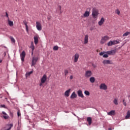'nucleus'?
<instances>
[{"label":"nucleus","mask_w":130,"mask_h":130,"mask_svg":"<svg viewBox=\"0 0 130 130\" xmlns=\"http://www.w3.org/2000/svg\"><path fill=\"white\" fill-rule=\"evenodd\" d=\"M116 52V50H112L111 51H108L107 52H101L100 53V55L102 56L104 53H107V54H109L110 55H113V54H115Z\"/></svg>","instance_id":"f257e3e1"},{"label":"nucleus","mask_w":130,"mask_h":130,"mask_svg":"<svg viewBox=\"0 0 130 130\" xmlns=\"http://www.w3.org/2000/svg\"><path fill=\"white\" fill-rule=\"evenodd\" d=\"M98 10L95 8L92 9V16L93 19H96L97 17H98Z\"/></svg>","instance_id":"f03ea898"},{"label":"nucleus","mask_w":130,"mask_h":130,"mask_svg":"<svg viewBox=\"0 0 130 130\" xmlns=\"http://www.w3.org/2000/svg\"><path fill=\"white\" fill-rule=\"evenodd\" d=\"M109 39H110V38H109L108 36H106L102 37L100 42L101 44H104V43H105L106 41L109 40Z\"/></svg>","instance_id":"7ed1b4c3"},{"label":"nucleus","mask_w":130,"mask_h":130,"mask_svg":"<svg viewBox=\"0 0 130 130\" xmlns=\"http://www.w3.org/2000/svg\"><path fill=\"white\" fill-rule=\"evenodd\" d=\"M38 57H33L32 58V60H31V67H34V66H35V64H36V62H37V60H38Z\"/></svg>","instance_id":"20e7f679"},{"label":"nucleus","mask_w":130,"mask_h":130,"mask_svg":"<svg viewBox=\"0 0 130 130\" xmlns=\"http://www.w3.org/2000/svg\"><path fill=\"white\" fill-rule=\"evenodd\" d=\"M36 28L38 31H41L42 30V25L39 21L36 22Z\"/></svg>","instance_id":"39448f33"},{"label":"nucleus","mask_w":130,"mask_h":130,"mask_svg":"<svg viewBox=\"0 0 130 130\" xmlns=\"http://www.w3.org/2000/svg\"><path fill=\"white\" fill-rule=\"evenodd\" d=\"M92 75H93L92 71L87 70L85 72V78H90V77H91Z\"/></svg>","instance_id":"423d86ee"},{"label":"nucleus","mask_w":130,"mask_h":130,"mask_svg":"<svg viewBox=\"0 0 130 130\" xmlns=\"http://www.w3.org/2000/svg\"><path fill=\"white\" fill-rule=\"evenodd\" d=\"M12 126H13V124H8L5 128H3L1 130H10L12 128Z\"/></svg>","instance_id":"0eeeda50"},{"label":"nucleus","mask_w":130,"mask_h":130,"mask_svg":"<svg viewBox=\"0 0 130 130\" xmlns=\"http://www.w3.org/2000/svg\"><path fill=\"white\" fill-rule=\"evenodd\" d=\"M74 62H78V60H79V58L80 57V55L79 54V53H76L75 55H74Z\"/></svg>","instance_id":"6e6552de"},{"label":"nucleus","mask_w":130,"mask_h":130,"mask_svg":"<svg viewBox=\"0 0 130 130\" xmlns=\"http://www.w3.org/2000/svg\"><path fill=\"white\" fill-rule=\"evenodd\" d=\"M26 56V53L25 51H22V53L20 54V57L21 59V61H24L25 60V57Z\"/></svg>","instance_id":"1a4fd4ad"},{"label":"nucleus","mask_w":130,"mask_h":130,"mask_svg":"<svg viewBox=\"0 0 130 130\" xmlns=\"http://www.w3.org/2000/svg\"><path fill=\"white\" fill-rule=\"evenodd\" d=\"M101 90H107V85L105 83H102L100 86Z\"/></svg>","instance_id":"9d476101"},{"label":"nucleus","mask_w":130,"mask_h":130,"mask_svg":"<svg viewBox=\"0 0 130 130\" xmlns=\"http://www.w3.org/2000/svg\"><path fill=\"white\" fill-rule=\"evenodd\" d=\"M87 10H88L89 11L86 10L83 14V17L85 18H87V17H89V16H90V11L91 10V9L88 8L87 9Z\"/></svg>","instance_id":"9b49d317"},{"label":"nucleus","mask_w":130,"mask_h":130,"mask_svg":"<svg viewBox=\"0 0 130 130\" xmlns=\"http://www.w3.org/2000/svg\"><path fill=\"white\" fill-rule=\"evenodd\" d=\"M46 80H47V76L44 74L41 79V82H42V83H45V82H46Z\"/></svg>","instance_id":"f8f14e48"},{"label":"nucleus","mask_w":130,"mask_h":130,"mask_svg":"<svg viewBox=\"0 0 130 130\" xmlns=\"http://www.w3.org/2000/svg\"><path fill=\"white\" fill-rule=\"evenodd\" d=\"M104 64H113V63L110 60H105L103 61Z\"/></svg>","instance_id":"ddd939ff"},{"label":"nucleus","mask_w":130,"mask_h":130,"mask_svg":"<svg viewBox=\"0 0 130 130\" xmlns=\"http://www.w3.org/2000/svg\"><path fill=\"white\" fill-rule=\"evenodd\" d=\"M77 95L81 98H84V94H83V91L81 90H79L77 91Z\"/></svg>","instance_id":"4468645a"},{"label":"nucleus","mask_w":130,"mask_h":130,"mask_svg":"<svg viewBox=\"0 0 130 130\" xmlns=\"http://www.w3.org/2000/svg\"><path fill=\"white\" fill-rule=\"evenodd\" d=\"M78 97V95L76 94V92L74 91L70 96L71 99H76Z\"/></svg>","instance_id":"2eb2a0df"},{"label":"nucleus","mask_w":130,"mask_h":130,"mask_svg":"<svg viewBox=\"0 0 130 130\" xmlns=\"http://www.w3.org/2000/svg\"><path fill=\"white\" fill-rule=\"evenodd\" d=\"M89 42V36L86 35L84 37V44H87Z\"/></svg>","instance_id":"dca6fc26"},{"label":"nucleus","mask_w":130,"mask_h":130,"mask_svg":"<svg viewBox=\"0 0 130 130\" xmlns=\"http://www.w3.org/2000/svg\"><path fill=\"white\" fill-rule=\"evenodd\" d=\"M23 24H24V25H25V28H26V31L28 33V32H29V28L28 27V25H27L28 22H27V21L26 20H24Z\"/></svg>","instance_id":"f3484780"},{"label":"nucleus","mask_w":130,"mask_h":130,"mask_svg":"<svg viewBox=\"0 0 130 130\" xmlns=\"http://www.w3.org/2000/svg\"><path fill=\"white\" fill-rule=\"evenodd\" d=\"M70 94H71V89H69L65 91L64 96H66V97H69L70 96Z\"/></svg>","instance_id":"a211bd4d"},{"label":"nucleus","mask_w":130,"mask_h":130,"mask_svg":"<svg viewBox=\"0 0 130 130\" xmlns=\"http://www.w3.org/2000/svg\"><path fill=\"white\" fill-rule=\"evenodd\" d=\"M104 22H105V19H104V18L102 17L101 18V20L98 23L99 26H102V25H103V23H104Z\"/></svg>","instance_id":"6ab92c4d"},{"label":"nucleus","mask_w":130,"mask_h":130,"mask_svg":"<svg viewBox=\"0 0 130 130\" xmlns=\"http://www.w3.org/2000/svg\"><path fill=\"white\" fill-rule=\"evenodd\" d=\"M38 38H39V36H35L34 37V42H35V44H36V45L38 44Z\"/></svg>","instance_id":"aec40b11"},{"label":"nucleus","mask_w":130,"mask_h":130,"mask_svg":"<svg viewBox=\"0 0 130 130\" xmlns=\"http://www.w3.org/2000/svg\"><path fill=\"white\" fill-rule=\"evenodd\" d=\"M3 114H4L3 117L5 119H8L9 118V115L5 112H2Z\"/></svg>","instance_id":"412c9836"},{"label":"nucleus","mask_w":130,"mask_h":130,"mask_svg":"<svg viewBox=\"0 0 130 130\" xmlns=\"http://www.w3.org/2000/svg\"><path fill=\"white\" fill-rule=\"evenodd\" d=\"M57 12L59 14H61L62 12L61 11V6L60 5L58 6V8L57 9Z\"/></svg>","instance_id":"4be33fe9"},{"label":"nucleus","mask_w":130,"mask_h":130,"mask_svg":"<svg viewBox=\"0 0 130 130\" xmlns=\"http://www.w3.org/2000/svg\"><path fill=\"white\" fill-rule=\"evenodd\" d=\"M87 121H88V124L91 125V124L92 123V118L90 117H87Z\"/></svg>","instance_id":"5701e85b"},{"label":"nucleus","mask_w":130,"mask_h":130,"mask_svg":"<svg viewBox=\"0 0 130 130\" xmlns=\"http://www.w3.org/2000/svg\"><path fill=\"white\" fill-rule=\"evenodd\" d=\"M108 115H115V111L114 110H112L110 112H109V113H108Z\"/></svg>","instance_id":"b1692460"},{"label":"nucleus","mask_w":130,"mask_h":130,"mask_svg":"<svg viewBox=\"0 0 130 130\" xmlns=\"http://www.w3.org/2000/svg\"><path fill=\"white\" fill-rule=\"evenodd\" d=\"M89 81L90 83H92V84L93 83H95V77H90L89 79Z\"/></svg>","instance_id":"393cba45"},{"label":"nucleus","mask_w":130,"mask_h":130,"mask_svg":"<svg viewBox=\"0 0 130 130\" xmlns=\"http://www.w3.org/2000/svg\"><path fill=\"white\" fill-rule=\"evenodd\" d=\"M8 24L9 25V26H10L11 27H12V26H13L14 25V22L11 20H10V19H8Z\"/></svg>","instance_id":"a878e982"},{"label":"nucleus","mask_w":130,"mask_h":130,"mask_svg":"<svg viewBox=\"0 0 130 130\" xmlns=\"http://www.w3.org/2000/svg\"><path fill=\"white\" fill-rule=\"evenodd\" d=\"M129 117H130V111H128L125 118V119H128V118H129Z\"/></svg>","instance_id":"bb28decb"},{"label":"nucleus","mask_w":130,"mask_h":130,"mask_svg":"<svg viewBox=\"0 0 130 130\" xmlns=\"http://www.w3.org/2000/svg\"><path fill=\"white\" fill-rule=\"evenodd\" d=\"M30 48L32 49V51L33 50H34V49H35V47L34 46V43H33V42H31Z\"/></svg>","instance_id":"cd10ccee"},{"label":"nucleus","mask_w":130,"mask_h":130,"mask_svg":"<svg viewBox=\"0 0 130 130\" xmlns=\"http://www.w3.org/2000/svg\"><path fill=\"white\" fill-rule=\"evenodd\" d=\"M32 73H33V71H30L29 72L26 73L25 74L26 78H28V77H29L31 74H32Z\"/></svg>","instance_id":"c85d7f7f"},{"label":"nucleus","mask_w":130,"mask_h":130,"mask_svg":"<svg viewBox=\"0 0 130 130\" xmlns=\"http://www.w3.org/2000/svg\"><path fill=\"white\" fill-rule=\"evenodd\" d=\"M113 42V45H115V44H118L119 43V41L117 40H114L112 41Z\"/></svg>","instance_id":"c756f323"},{"label":"nucleus","mask_w":130,"mask_h":130,"mask_svg":"<svg viewBox=\"0 0 130 130\" xmlns=\"http://www.w3.org/2000/svg\"><path fill=\"white\" fill-rule=\"evenodd\" d=\"M84 94L86 96H90V92H89V91H88V90H85Z\"/></svg>","instance_id":"7c9ffc66"},{"label":"nucleus","mask_w":130,"mask_h":130,"mask_svg":"<svg viewBox=\"0 0 130 130\" xmlns=\"http://www.w3.org/2000/svg\"><path fill=\"white\" fill-rule=\"evenodd\" d=\"M118 100H117V99H115L114 100V101H113V102H114V105H118Z\"/></svg>","instance_id":"2f4dec72"},{"label":"nucleus","mask_w":130,"mask_h":130,"mask_svg":"<svg viewBox=\"0 0 130 130\" xmlns=\"http://www.w3.org/2000/svg\"><path fill=\"white\" fill-rule=\"evenodd\" d=\"M108 46H112L113 45V43L112 41H110V42H108L107 44Z\"/></svg>","instance_id":"473e14b6"},{"label":"nucleus","mask_w":130,"mask_h":130,"mask_svg":"<svg viewBox=\"0 0 130 130\" xmlns=\"http://www.w3.org/2000/svg\"><path fill=\"white\" fill-rule=\"evenodd\" d=\"M130 34V32H128V31H127L125 33H124L123 35V37H125V36H128V35H129Z\"/></svg>","instance_id":"72a5a7b5"},{"label":"nucleus","mask_w":130,"mask_h":130,"mask_svg":"<svg viewBox=\"0 0 130 130\" xmlns=\"http://www.w3.org/2000/svg\"><path fill=\"white\" fill-rule=\"evenodd\" d=\"M64 76H67L68 75V74H69V70H65L64 71Z\"/></svg>","instance_id":"f704fd0d"},{"label":"nucleus","mask_w":130,"mask_h":130,"mask_svg":"<svg viewBox=\"0 0 130 130\" xmlns=\"http://www.w3.org/2000/svg\"><path fill=\"white\" fill-rule=\"evenodd\" d=\"M17 115L18 117H20V116H21V111H20V110H18Z\"/></svg>","instance_id":"c9c22d12"},{"label":"nucleus","mask_w":130,"mask_h":130,"mask_svg":"<svg viewBox=\"0 0 130 130\" xmlns=\"http://www.w3.org/2000/svg\"><path fill=\"white\" fill-rule=\"evenodd\" d=\"M53 50H58V46H54Z\"/></svg>","instance_id":"e433bc0d"},{"label":"nucleus","mask_w":130,"mask_h":130,"mask_svg":"<svg viewBox=\"0 0 130 130\" xmlns=\"http://www.w3.org/2000/svg\"><path fill=\"white\" fill-rule=\"evenodd\" d=\"M115 13H116V14H117V15H119L120 14V11H119V10H116Z\"/></svg>","instance_id":"4c0bfd02"},{"label":"nucleus","mask_w":130,"mask_h":130,"mask_svg":"<svg viewBox=\"0 0 130 130\" xmlns=\"http://www.w3.org/2000/svg\"><path fill=\"white\" fill-rule=\"evenodd\" d=\"M11 40L12 42H15L16 41L15 40V39H14V38H13V37L11 38Z\"/></svg>","instance_id":"58836bf2"},{"label":"nucleus","mask_w":130,"mask_h":130,"mask_svg":"<svg viewBox=\"0 0 130 130\" xmlns=\"http://www.w3.org/2000/svg\"><path fill=\"white\" fill-rule=\"evenodd\" d=\"M103 57H105V58H107V57H108V55L107 54H104L103 55Z\"/></svg>","instance_id":"ea45409f"},{"label":"nucleus","mask_w":130,"mask_h":130,"mask_svg":"<svg viewBox=\"0 0 130 130\" xmlns=\"http://www.w3.org/2000/svg\"><path fill=\"white\" fill-rule=\"evenodd\" d=\"M6 17H7L8 19V20L9 19V14H8L7 12H6Z\"/></svg>","instance_id":"a19ab883"},{"label":"nucleus","mask_w":130,"mask_h":130,"mask_svg":"<svg viewBox=\"0 0 130 130\" xmlns=\"http://www.w3.org/2000/svg\"><path fill=\"white\" fill-rule=\"evenodd\" d=\"M0 107L3 108H6V106L5 105H1Z\"/></svg>","instance_id":"79ce46f5"},{"label":"nucleus","mask_w":130,"mask_h":130,"mask_svg":"<svg viewBox=\"0 0 130 130\" xmlns=\"http://www.w3.org/2000/svg\"><path fill=\"white\" fill-rule=\"evenodd\" d=\"M70 80H73V79H74V76H73V75L70 76Z\"/></svg>","instance_id":"37998d69"},{"label":"nucleus","mask_w":130,"mask_h":130,"mask_svg":"<svg viewBox=\"0 0 130 130\" xmlns=\"http://www.w3.org/2000/svg\"><path fill=\"white\" fill-rule=\"evenodd\" d=\"M43 84H44V83H42V81H41V83H40V86H42Z\"/></svg>","instance_id":"c03bdc74"},{"label":"nucleus","mask_w":130,"mask_h":130,"mask_svg":"<svg viewBox=\"0 0 130 130\" xmlns=\"http://www.w3.org/2000/svg\"><path fill=\"white\" fill-rule=\"evenodd\" d=\"M123 104L124 105V106H126V102L123 103Z\"/></svg>","instance_id":"a18cd8bd"},{"label":"nucleus","mask_w":130,"mask_h":130,"mask_svg":"<svg viewBox=\"0 0 130 130\" xmlns=\"http://www.w3.org/2000/svg\"><path fill=\"white\" fill-rule=\"evenodd\" d=\"M18 125H19V126H21V123H20V122H18Z\"/></svg>","instance_id":"49530a36"},{"label":"nucleus","mask_w":130,"mask_h":130,"mask_svg":"<svg viewBox=\"0 0 130 130\" xmlns=\"http://www.w3.org/2000/svg\"><path fill=\"white\" fill-rule=\"evenodd\" d=\"M92 67H93L94 68H96V66H95L94 64H92Z\"/></svg>","instance_id":"de8ad7c7"},{"label":"nucleus","mask_w":130,"mask_h":130,"mask_svg":"<svg viewBox=\"0 0 130 130\" xmlns=\"http://www.w3.org/2000/svg\"><path fill=\"white\" fill-rule=\"evenodd\" d=\"M3 62V60H0V63Z\"/></svg>","instance_id":"09e8293b"},{"label":"nucleus","mask_w":130,"mask_h":130,"mask_svg":"<svg viewBox=\"0 0 130 130\" xmlns=\"http://www.w3.org/2000/svg\"><path fill=\"white\" fill-rule=\"evenodd\" d=\"M31 55H33V51L32 50Z\"/></svg>","instance_id":"8fccbe9b"},{"label":"nucleus","mask_w":130,"mask_h":130,"mask_svg":"<svg viewBox=\"0 0 130 130\" xmlns=\"http://www.w3.org/2000/svg\"><path fill=\"white\" fill-rule=\"evenodd\" d=\"M125 102H124V100H123V103H125Z\"/></svg>","instance_id":"3c124183"},{"label":"nucleus","mask_w":130,"mask_h":130,"mask_svg":"<svg viewBox=\"0 0 130 130\" xmlns=\"http://www.w3.org/2000/svg\"><path fill=\"white\" fill-rule=\"evenodd\" d=\"M109 130H112L111 128H109Z\"/></svg>","instance_id":"603ef678"},{"label":"nucleus","mask_w":130,"mask_h":130,"mask_svg":"<svg viewBox=\"0 0 130 130\" xmlns=\"http://www.w3.org/2000/svg\"><path fill=\"white\" fill-rule=\"evenodd\" d=\"M50 18H49V20L50 19Z\"/></svg>","instance_id":"864d4df0"}]
</instances>
